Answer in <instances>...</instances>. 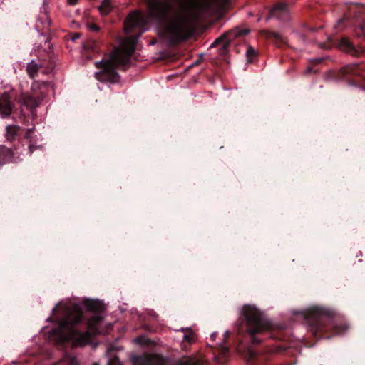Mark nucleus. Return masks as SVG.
Listing matches in <instances>:
<instances>
[{
  "instance_id": "f257e3e1",
  "label": "nucleus",
  "mask_w": 365,
  "mask_h": 365,
  "mask_svg": "<svg viewBox=\"0 0 365 365\" xmlns=\"http://www.w3.org/2000/svg\"><path fill=\"white\" fill-rule=\"evenodd\" d=\"M103 318L95 314L86 320L81 307L78 304L71 305L56 304L52 309V316L48 320L56 321L58 327L51 331L58 348L71 343L75 346H84L90 343L92 335L91 329H94Z\"/></svg>"
},
{
  "instance_id": "f03ea898",
  "label": "nucleus",
  "mask_w": 365,
  "mask_h": 365,
  "mask_svg": "<svg viewBox=\"0 0 365 365\" xmlns=\"http://www.w3.org/2000/svg\"><path fill=\"white\" fill-rule=\"evenodd\" d=\"M148 24L147 17L139 11H132L124 21V30L129 35L123 40V46L128 56L115 53L108 59L96 62L101 71L95 74L96 78L101 82L117 83L120 76L117 72L118 67H125L130 61L129 57L135 51L138 38L145 31Z\"/></svg>"
},
{
  "instance_id": "7ed1b4c3",
  "label": "nucleus",
  "mask_w": 365,
  "mask_h": 365,
  "mask_svg": "<svg viewBox=\"0 0 365 365\" xmlns=\"http://www.w3.org/2000/svg\"><path fill=\"white\" fill-rule=\"evenodd\" d=\"M299 313L315 338L329 339L343 334L348 328L346 325L338 324L337 312L329 308L314 306Z\"/></svg>"
},
{
  "instance_id": "20e7f679",
  "label": "nucleus",
  "mask_w": 365,
  "mask_h": 365,
  "mask_svg": "<svg viewBox=\"0 0 365 365\" xmlns=\"http://www.w3.org/2000/svg\"><path fill=\"white\" fill-rule=\"evenodd\" d=\"M334 46L339 47L341 50L352 56H359L362 53V51L356 48L347 37H342L334 41L329 38V42L321 44V47L324 49L330 48Z\"/></svg>"
},
{
  "instance_id": "39448f33",
  "label": "nucleus",
  "mask_w": 365,
  "mask_h": 365,
  "mask_svg": "<svg viewBox=\"0 0 365 365\" xmlns=\"http://www.w3.org/2000/svg\"><path fill=\"white\" fill-rule=\"evenodd\" d=\"M133 365H168L163 356L158 354L135 356L133 358Z\"/></svg>"
},
{
  "instance_id": "423d86ee",
  "label": "nucleus",
  "mask_w": 365,
  "mask_h": 365,
  "mask_svg": "<svg viewBox=\"0 0 365 365\" xmlns=\"http://www.w3.org/2000/svg\"><path fill=\"white\" fill-rule=\"evenodd\" d=\"M250 32L249 29H241L240 27H235L233 29L227 31V32L222 34L220 36L217 38L214 42L211 44L210 47H217V46L222 42V41H227L230 44V43L234 41L237 38H240L242 36H245L247 35Z\"/></svg>"
},
{
  "instance_id": "0eeeda50",
  "label": "nucleus",
  "mask_w": 365,
  "mask_h": 365,
  "mask_svg": "<svg viewBox=\"0 0 365 365\" xmlns=\"http://www.w3.org/2000/svg\"><path fill=\"white\" fill-rule=\"evenodd\" d=\"M348 75L365 78V65L356 62L341 68L337 73V78H344Z\"/></svg>"
},
{
  "instance_id": "6e6552de",
  "label": "nucleus",
  "mask_w": 365,
  "mask_h": 365,
  "mask_svg": "<svg viewBox=\"0 0 365 365\" xmlns=\"http://www.w3.org/2000/svg\"><path fill=\"white\" fill-rule=\"evenodd\" d=\"M271 18H277L281 21H287L289 19V11L287 5L284 3H277L269 11L266 20Z\"/></svg>"
},
{
  "instance_id": "1a4fd4ad",
  "label": "nucleus",
  "mask_w": 365,
  "mask_h": 365,
  "mask_svg": "<svg viewBox=\"0 0 365 365\" xmlns=\"http://www.w3.org/2000/svg\"><path fill=\"white\" fill-rule=\"evenodd\" d=\"M43 67H45L43 73L48 74L53 71L54 65L52 62H49L48 66H45L44 63L38 64L35 63L34 61H31L27 64L26 70L29 77L31 78H34L39 70Z\"/></svg>"
},
{
  "instance_id": "9d476101",
  "label": "nucleus",
  "mask_w": 365,
  "mask_h": 365,
  "mask_svg": "<svg viewBox=\"0 0 365 365\" xmlns=\"http://www.w3.org/2000/svg\"><path fill=\"white\" fill-rule=\"evenodd\" d=\"M12 103L10 96L7 93H4L0 96V114L2 118H6L11 114Z\"/></svg>"
},
{
  "instance_id": "9b49d317",
  "label": "nucleus",
  "mask_w": 365,
  "mask_h": 365,
  "mask_svg": "<svg viewBox=\"0 0 365 365\" xmlns=\"http://www.w3.org/2000/svg\"><path fill=\"white\" fill-rule=\"evenodd\" d=\"M24 105L31 110L35 109L39 106L42 101V97L39 96L36 93L32 94H24L23 96Z\"/></svg>"
},
{
  "instance_id": "f8f14e48",
  "label": "nucleus",
  "mask_w": 365,
  "mask_h": 365,
  "mask_svg": "<svg viewBox=\"0 0 365 365\" xmlns=\"http://www.w3.org/2000/svg\"><path fill=\"white\" fill-rule=\"evenodd\" d=\"M83 304L88 311L94 314H99L104 309L103 304L98 300L86 299Z\"/></svg>"
},
{
  "instance_id": "ddd939ff",
  "label": "nucleus",
  "mask_w": 365,
  "mask_h": 365,
  "mask_svg": "<svg viewBox=\"0 0 365 365\" xmlns=\"http://www.w3.org/2000/svg\"><path fill=\"white\" fill-rule=\"evenodd\" d=\"M14 152L12 149L7 148L4 145H0V164L3 165L12 162Z\"/></svg>"
},
{
  "instance_id": "4468645a",
  "label": "nucleus",
  "mask_w": 365,
  "mask_h": 365,
  "mask_svg": "<svg viewBox=\"0 0 365 365\" xmlns=\"http://www.w3.org/2000/svg\"><path fill=\"white\" fill-rule=\"evenodd\" d=\"M226 1H227V0H203L198 4V7L202 11H208L219 6Z\"/></svg>"
},
{
  "instance_id": "2eb2a0df",
  "label": "nucleus",
  "mask_w": 365,
  "mask_h": 365,
  "mask_svg": "<svg viewBox=\"0 0 365 365\" xmlns=\"http://www.w3.org/2000/svg\"><path fill=\"white\" fill-rule=\"evenodd\" d=\"M21 128L18 126H7L6 138L9 141L14 140L20 135Z\"/></svg>"
},
{
  "instance_id": "dca6fc26",
  "label": "nucleus",
  "mask_w": 365,
  "mask_h": 365,
  "mask_svg": "<svg viewBox=\"0 0 365 365\" xmlns=\"http://www.w3.org/2000/svg\"><path fill=\"white\" fill-rule=\"evenodd\" d=\"M58 364L59 365L61 364H63V365H79L76 358L68 353H64L61 361Z\"/></svg>"
},
{
  "instance_id": "f3484780",
  "label": "nucleus",
  "mask_w": 365,
  "mask_h": 365,
  "mask_svg": "<svg viewBox=\"0 0 365 365\" xmlns=\"http://www.w3.org/2000/svg\"><path fill=\"white\" fill-rule=\"evenodd\" d=\"M98 10L102 16L108 15L112 10L110 0H103L98 6Z\"/></svg>"
},
{
  "instance_id": "a211bd4d",
  "label": "nucleus",
  "mask_w": 365,
  "mask_h": 365,
  "mask_svg": "<svg viewBox=\"0 0 365 365\" xmlns=\"http://www.w3.org/2000/svg\"><path fill=\"white\" fill-rule=\"evenodd\" d=\"M325 59H327V57H319V58H312L310 61L311 66H308L306 69V73L309 74L311 73H317V69H314V66L322 63Z\"/></svg>"
},
{
  "instance_id": "6ab92c4d",
  "label": "nucleus",
  "mask_w": 365,
  "mask_h": 365,
  "mask_svg": "<svg viewBox=\"0 0 365 365\" xmlns=\"http://www.w3.org/2000/svg\"><path fill=\"white\" fill-rule=\"evenodd\" d=\"M221 45L220 48H219L218 54L219 56L224 57L228 53V48L230 46V43L227 41H222L220 42L217 46Z\"/></svg>"
},
{
  "instance_id": "aec40b11",
  "label": "nucleus",
  "mask_w": 365,
  "mask_h": 365,
  "mask_svg": "<svg viewBox=\"0 0 365 365\" xmlns=\"http://www.w3.org/2000/svg\"><path fill=\"white\" fill-rule=\"evenodd\" d=\"M246 56L247 61L250 63H252L254 58L256 56L255 50L250 46H247V48Z\"/></svg>"
},
{
  "instance_id": "412c9836",
  "label": "nucleus",
  "mask_w": 365,
  "mask_h": 365,
  "mask_svg": "<svg viewBox=\"0 0 365 365\" xmlns=\"http://www.w3.org/2000/svg\"><path fill=\"white\" fill-rule=\"evenodd\" d=\"M179 365H201V362L195 359H186L180 360Z\"/></svg>"
},
{
  "instance_id": "4be33fe9",
  "label": "nucleus",
  "mask_w": 365,
  "mask_h": 365,
  "mask_svg": "<svg viewBox=\"0 0 365 365\" xmlns=\"http://www.w3.org/2000/svg\"><path fill=\"white\" fill-rule=\"evenodd\" d=\"M269 38L273 39L276 41L277 42H281L282 41V38L281 35L279 33L273 32V31H269L267 33V36Z\"/></svg>"
},
{
  "instance_id": "5701e85b",
  "label": "nucleus",
  "mask_w": 365,
  "mask_h": 365,
  "mask_svg": "<svg viewBox=\"0 0 365 365\" xmlns=\"http://www.w3.org/2000/svg\"><path fill=\"white\" fill-rule=\"evenodd\" d=\"M86 27L92 31L98 32L100 31V27L95 23L88 22Z\"/></svg>"
},
{
  "instance_id": "b1692460",
  "label": "nucleus",
  "mask_w": 365,
  "mask_h": 365,
  "mask_svg": "<svg viewBox=\"0 0 365 365\" xmlns=\"http://www.w3.org/2000/svg\"><path fill=\"white\" fill-rule=\"evenodd\" d=\"M106 365H122V364L120 363L119 359L117 356H115L112 359H110L108 361Z\"/></svg>"
},
{
  "instance_id": "393cba45",
  "label": "nucleus",
  "mask_w": 365,
  "mask_h": 365,
  "mask_svg": "<svg viewBox=\"0 0 365 365\" xmlns=\"http://www.w3.org/2000/svg\"><path fill=\"white\" fill-rule=\"evenodd\" d=\"M96 46V42H92V43H83V48L84 49L86 50H91V51H95V46Z\"/></svg>"
},
{
  "instance_id": "a878e982",
  "label": "nucleus",
  "mask_w": 365,
  "mask_h": 365,
  "mask_svg": "<svg viewBox=\"0 0 365 365\" xmlns=\"http://www.w3.org/2000/svg\"><path fill=\"white\" fill-rule=\"evenodd\" d=\"M183 339L189 344L192 343L194 341L193 333L190 332L189 334H185L183 336Z\"/></svg>"
},
{
  "instance_id": "bb28decb",
  "label": "nucleus",
  "mask_w": 365,
  "mask_h": 365,
  "mask_svg": "<svg viewBox=\"0 0 365 365\" xmlns=\"http://www.w3.org/2000/svg\"><path fill=\"white\" fill-rule=\"evenodd\" d=\"M33 133V129H28L25 133V138L26 139H29L31 138V135Z\"/></svg>"
},
{
  "instance_id": "cd10ccee",
  "label": "nucleus",
  "mask_w": 365,
  "mask_h": 365,
  "mask_svg": "<svg viewBox=\"0 0 365 365\" xmlns=\"http://www.w3.org/2000/svg\"><path fill=\"white\" fill-rule=\"evenodd\" d=\"M78 0H68V3L69 5L74 6L77 4Z\"/></svg>"
},
{
  "instance_id": "c85d7f7f",
  "label": "nucleus",
  "mask_w": 365,
  "mask_h": 365,
  "mask_svg": "<svg viewBox=\"0 0 365 365\" xmlns=\"http://www.w3.org/2000/svg\"><path fill=\"white\" fill-rule=\"evenodd\" d=\"M80 34H76L73 37V41H76L77 38L80 37Z\"/></svg>"
},
{
  "instance_id": "c756f323",
  "label": "nucleus",
  "mask_w": 365,
  "mask_h": 365,
  "mask_svg": "<svg viewBox=\"0 0 365 365\" xmlns=\"http://www.w3.org/2000/svg\"><path fill=\"white\" fill-rule=\"evenodd\" d=\"M29 153L31 154L33 153V151L34 150L35 148L30 145L29 146Z\"/></svg>"
},
{
  "instance_id": "7c9ffc66",
  "label": "nucleus",
  "mask_w": 365,
  "mask_h": 365,
  "mask_svg": "<svg viewBox=\"0 0 365 365\" xmlns=\"http://www.w3.org/2000/svg\"><path fill=\"white\" fill-rule=\"evenodd\" d=\"M216 336H217V334L216 333H213L211 334L210 337L212 340H215V338H216Z\"/></svg>"
},
{
  "instance_id": "2f4dec72",
  "label": "nucleus",
  "mask_w": 365,
  "mask_h": 365,
  "mask_svg": "<svg viewBox=\"0 0 365 365\" xmlns=\"http://www.w3.org/2000/svg\"><path fill=\"white\" fill-rule=\"evenodd\" d=\"M229 334H230L229 331H226L225 334L226 337H228Z\"/></svg>"
},
{
  "instance_id": "473e14b6",
  "label": "nucleus",
  "mask_w": 365,
  "mask_h": 365,
  "mask_svg": "<svg viewBox=\"0 0 365 365\" xmlns=\"http://www.w3.org/2000/svg\"><path fill=\"white\" fill-rule=\"evenodd\" d=\"M198 63H199V61H197L195 64L197 65V64H198Z\"/></svg>"
},
{
  "instance_id": "72a5a7b5",
  "label": "nucleus",
  "mask_w": 365,
  "mask_h": 365,
  "mask_svg": "<svg viewBox=\"0 0 365 365\" xmlns=\"http://www.w3.org/2000/svg\"><path fill=\"white\" fill-rule=\"evenodd\" d=\"M93 365H99L98 363H94Z\"/></svg>"
}]
</instances>
